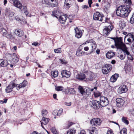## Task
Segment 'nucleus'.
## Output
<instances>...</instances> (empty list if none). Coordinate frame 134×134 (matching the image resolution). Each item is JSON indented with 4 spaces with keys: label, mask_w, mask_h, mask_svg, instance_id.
<instances>
[{
    "label": "nucleus",
    "mask_w": 134,
    "mask_h": 134,
    "mask_svg": "<svg viewBox=\"0 0 134 134\" xmlns=\"http://www.w3.org/2000/svg\"><path fill=\"white\" fill-rule=\"evenodd\" d=\"M131 10L129 5H121L117 8L116 13L118 16L125 18L128 15Z\"/></svg>",
    "instance_id": "f257e3e1"
},
{
    "label": "nucleus",
    "mask_w": 134,
    "mask_h": 134,
    "mask_svg": "<svg viewBox=\"0 0 134 134\" xmlns=\"http://www.w3.org/2000/svg\"><path fill=\"white\" fill-rule=\"evenodd\" d=\"M27 84V82L24 80L22 83L16 85L15 81H13L10 82L6 87L5 89V91L7 93H10L12 91L13 88L15 87H16L17 90H19L20 88L25 87Z\"/></svg>",
    "instance_id": "f03ea898"
},
{
    "label": "nucleus",
    "mask_w": 134,
    "mask_h": 134,
    "mask_svg": "<svg viewBox=\"0 0 134 134\" xmlns=\"http://www.w3.org/2000/svg\"><path fill=\"white\" fill-rule=\"evenodd\" d=\"M115 42V46L118 49H121L123 51L127 48L125 45L124 44L122 41V38L121 37L111 38Z\"/></svg>",
    "instance_id": "7ed1b4c3"
},
{
    "label": "nucleus",
    "mask_w": 134,
    "mask_h": 134,
    "mask_svg": "<svg viewBox=\"0 0 134 134\" xmlns=\"http://www.w3.org/2000/svg\"><path fill=\"white\" fill-rule=\"evenodd\" d=\"M102 121L98 118H93L90 121V124L92 126H100L102 123Z\"/></svg>",
    "instance_id": "20e7f679"
},
{
    "label": "nucleus",
    "mask_w": 134,
    "mask_h": 134,
    "mask_svg": "<svg viewBox=\"0 0 134 134\" xmlns=\"http://www.w3.org/2000/svg\"><path fill=\"white\" fill-rule=\"evenodd\" d=\"M88 43H89L90 45L91 46L92 49L91 50V52H90L89 53H88L87 54V55L91 53L92 52L95 50L97 47V44L95 42L92 40H91L86 41L85 43H83V44H85Z\"/></svg>",
    "instance_id": "39448f33"
},
{
    "label": "nucleus",
    "mask_w": 134,
    "mask_h": 134,
    "mask_svg": "<svg viewBox=\"0 0 134 134\" xmlns=\"http://www.w3.org/2000/svg\"><path fill=\"white\" fill-rule=\"evenodd\" d=\"M44 3L53 7H57L58 3L56 0H44Z\"/></svg>",
    "instance_id": "423d86ee"
},
{
    "label": "nucleus",
    "mask_w": 134,
    "mask_h": 134,
    "mask_svg": "<svg viewBox=\"0 0 134 134\" xmlns=\"http://www.w3.org/2000/svg\"><path fill=\"white\" fill-rule=\"evenodd\" d=\"M57 11H54L53 12V15L56 17L57 18H59V20L60 22L62 24L64 23L66 20V15H63L61 16H57V14H55L56 13H57Z\"/></svg>",
    "instance_id": "0eeeda50"
},
{
    "label": "nucleus",
    "mask_w": 134,
    "mask_h": 134,
    "mask_svg": "<svg viewBox=\"0 0 134 134\" xmlns=\"http://www.w3.org/2000/svg\"><path fill=\"white\" fill-rule=\"evenodd\" d=\"M111 69V65L109 64H106L102 68V71L103 74H107Z\"/></svg>",
    "instance_id": "6e6552de"
},
{
    "label": "nucleus",
    "mask_w": 134,
    "mask_h": 134,
    "mask_svg": "<svg viewBox=\"0 0 134 134\" xmlns=\"http://www.w3.org/2000/svg\"><path fill=\"white\" fill-rule=\"evenodd\" d=\"M99 104L100 106L105 107L108 104L109 102L107 99L105 97H101L100 99Z\"/></svg>",
    "instance_id": "1a4fd4ad"
},
{
    "label": "nucleus",
    "mask_w": 134,
    "mask_h": 134,
    "mask_svg": "<svg viewBox=\"0 0 134 134\" xmlns=\"http://www.w3.org/2000/svg\"><path fill=\"white\" fill-rule=\"evenodd\" d=\"M9 1L11 3L13 2V5L15 7L20 9L22 8V5L18 0H9Z\"/></svg>",
    "instance_id": "9d476101"
},
{
    "label": "nucleus",
    "mask_w": 134,
    "mask_h": 134,
    "mask_svg": "<svg viewBox=\"0 0 134 134\" xmlns=\"http://www.w3.org/2000/svg\"><path fill=\"white\" fill-rule=\"evenodd\" d=\"M128 90V88L126 85H122L118 88V92L119 94H121L126 92Z\"/></svg>",
    "instance_id": "9b49d317"
},
{
    "label": "nucleus",
    "mask_w": 134,
    "mask_h": 134,
    "mask_svg": "<svg viewBox=\"0 0 134 134\" xmlns=\"http://www.w3.org/2000/svg\"><path fill=\"white\" fill-rule=\"evenodd\" d=\"M90 104L91 107L95 109H98L100 107L99 102L96 100H93L91 102Z\"/></svg>",
    "instance_id": "f8f14e48"
},
{
    "label": "nucleus",
    "mask_w": 134,
    "mask_h": 134,
    "mask_svg": "<svg viewBox=\"0 0 134 134\" xmlns=\"http://www.w3.org/2000/svg\"><path fill=\"white\" fill-rule=\"evenodd\" d=\"M116 105L119 108L123 106L125 103V101L124 99L121 98H118L116 99Z\"/></svg>",
    "instance_id": "ddd939ff"
},
{
    "label": "nucleus",
    "mask_w": 134,
    "mask_h": 134,
    "mask_svg": "<svg viewBox=\"0 0 134 134\" xmlns=\"http://www.w3.org/2000/svg\"><path fill=\"white\" fill-rule=\"evenodd\" d=\"M103 17V15L101 14L98 12H97L94 13L93 18L94 20L102 21Z\"/></svg>",
    "instance_id": "4468645a"
},
{
    "label": "nucleus",
    "mask_w": 134,
    "mask_h": 134,
    "mask_svg": "<svg viewBox=\"0 0 134 134\" xmlns=\"http://www.w3.org/2000/svg\"><path fill=\"white\" fill-rule=\"evenodd\" d=\"M75 30L76 33L75 36L78 38L81 37L83 32V30H80L78 27H76L75 29Z\"/></svg>",
    "instance_id": "2eb2a0df"
},
{
    "label": "nucleus",
    "mask_w": 134,
    "mask_h": 134,
    "mask_svg": "<svg viewBox=\"0 0 134 134\" xmlns=\"http://www.w3.org/2000/svg\"><path fill=\"white\" fill-rule=\"evenodd\" d=\"M113 27L111 25H110L106 27L103 30V33L104 35H106L109 34L110 31L111 30Z\"/></svg>",
    "instance_id": "dca6fc26"
},
{
    "label": "nucleus",
    "mask_w": 134,
    "mask_h": 134,
    "mask_svg": "<svg viewBox=\"0 0 134 134\" xmlns=\"http://www.w3.org/2000/svg\"><path fill=\"white\" fill-rule=\"evenodd\" d=\"M78 89L80 93L83 97H86L87 95H88V94H87V89L85 90L82 86H79L78 88Z\"/></svg>",
    "instance_id": "f3484780"
},
{
    "label": "nucleus",
    "mask_w": 134,
    "mask_h": 134,
    "mask_svg": "<svg viewBox=\"0 0 134 134\" xmlns=\"http://www.w3.org/2000/svg\"><path fill=\"white\" fill-rule=\"evenodd\" d=\"M122 51L125 54V55L127 56V58L128 60H133V56L130 54V52L128 51L127 48Z\"/></svg>",
    "instance_id": "a211bd4d"
},
{
    "label": "nucleus",
    "mask_w": 134,
    "mask_h": 134,
    "mask_svg": "<svg viewBox=\"0 0 134 134\" xmlns=\"http://www.w3.org/2000/svg\"><path fill=\"white\" fill-rule=\"evenodd\" d=\"M61 74L62 77H65L68 78L70 76V72L66 70H63L61 72Z\"/></svg>",
    "instance_id": "6ab92c4d"
},
{
    "label": "nucleus",
    "mask_w": 134,
    "mask_h": 134,
    "mask_svg": "<svg viewBox=\"0 0 134 134\" xmlns=\"http://www.w3.org/2000/svg\"><path fill=\"white\" fill-rule=\"evenodd\" d=\"M12 59L11 63L14 64L16 63L19 60V59L16 54H13L12 55Z\"/></svg>",
    "instance_id": "aec40b11"
},
{
    "label": "nucleus",
    "mask_w": 134,
    "mask_h": 134,
    "mask_svg": "<svg viewBox=\"0 0 134 134\" xmlns=\"http://www.w3.org/2000/svg\"><path fill=\"white\" fill-rule=\"evenodd\" d=\"M49 119L43 117L41 121V126L43 128H44V126H43V125H46L48 122L49 121Z\"/></svg>",
    "instance_id": "412c9836"
},
{
    "label": "nucleus",
    "mask_w": 134,
    "mask_h": 134,
    "mask_svg": "<svg viewBox=\"0 0 134 134\" xmlns=\"http://www.w3.org/2000/svg\"><path fill=\"white\" fill-rule=\"evenodd\" d=\"M8 64V62L7 60L0 59V65L1 66L3 67H6Z\"/></svg>",
    "instance_id": "4be33fe9"
},
{
    "label": "nucleus",
    "mask_w": 134,
    "mask_h": 134,
    "mask_svg": "<svg viewBox=\"0 0 134 134\" xmlns=\"http://www.w3.org/2000/svg\"><path fill=\"white\" fill-rule=\"evenodd\" d=\"M106 55L107 58L108 59H111L115 55V53L110 51L108 52Z\"/></svg>",
    "instance_id": "5701e85b"
},
{
    "label": "nucleus",
    "mask_w": 134,
    "mask_h": 134,
    "mask_svg": "<svg viewBox=\"0 0 134 134\" xmlns=\"http://www.w3.org/2000/svg\"><path fill=\"white\" fill-rule=\"evenodd\" d=\"M119 74H115L114 75H113L110 78V81L113 82L116 81L117 78L119 77Z\"/></svg>",
    "instance_id": "b1692460"
},
{
    "label": "nucleus",
    "mask_w": 134,
    "mask_h": 134,
    "mask_svg": "<svg viewBox=\"0 0 134 134\" xmlns=\"http://www.w3.org/2000/svg\"><path fill=\"white\" fill-rule=\"evenodd\" d=\"M86 76L85 74L83 73H80L78 74L76 76V79H78L80 80H83L85 79Z\"/></svg>",
    "instance_id": "393cba45"
},
{
    "label": "nucleus",
    "mask_w": 134,
    "mask_h": 134,
    "mask_svg": "<svg viewBox=\"0 0 134 134\" xmlns=\"http://www.w3.org/2000/svg\"><path fill=\"white\" fill-rule=\"evenodd\" d=\"M90 133H92V134H98V132L96 128L95 127H92L91 130L89 131Z\"/></svg>",
    "instance_id": "a878e982"
},
{
    "label": "nucleus",
    "mask_w": 134,
    "mask_h": 134,
    "mask_svg": "<svg viewBox=\"0 0 134 134\" xmlns=\"http://www.w3.org/2000/svg\"><path fill=\"white\" fill-rule=\"evenodd\" d=\"M15 33L17 36L20 37L22 36L23 32L22 30H15Z\"/></svg>",
    "instance_id": "bb28decb"
},
{
    "label": "nucleus",
    "mask_w": 134,
    "mask_h": 134,
    "mask_svg": "<svg viewBox=\"0 0 134 134\" xmlns=\"http://www.w3.org/2000/svg\"><path fill=\"white\" fill-rule=\"evenodd\" d=\"M85 53L81 50H77L76 52V55L78 56L84 55Z\"/></svg>",
    "instance_id": "cd10ccee"
},
{
    "label": "nucleus",
    "mask_w": 134,
    "mask_h": 134,
    "mask_svg": "<svg viewBox=\"0 0 134 134\" xmlns=\"http://www.w3.org/2000/svg\"><path fill=\"white\" fill-rule=\"evenodd\" d=\"M51 73L52 76L55 78L58 76V72L57 71H53L51 72Z\"/></svg>",
    "instance_id": "c85d7f7f"
},
{
    "label": "nucleus",
    "mask_w": 134,
    "mask_h": 134,
    "mask_svg": "<svg viewBox=\"0 0 134 134\" xmlns=\"http://www.w3.org/2000/svg\"><path fill=\"white\" fill-rule=\"evenodd\" d=\"M0 32L3 35L6 36L7 31L3 28H2L0 29Z\"/></svg>",
    "instance_id": "c756f323"
},
{
    "label": "nucleus",
    "mask_w": 134,
    "mask_h": 134,
    "mask_svg": "<svg viewBox=\"0 0 134 134\" xmlns=\"http://www.w3.org/2000/svg\"><path fill=\"white\" fill-rule=\"evenodd\" d=\"M119 26L121 29H123L126 26V24L124 21H121L119 24Z\"/></svg>",
    "instance_id": "7c9ffc66"
},
{
    "label": "nucleus",
    "mask_w": 134,
    "mask_h": 134,
    "mask_svg": "<svg viewBox=\"0 0 134 134\" xmlns=\"http://www.w3.org/2000/svg\"><path fill=\"white\" fill-rule=\"evenodd\" d=\"M93 77L92 75H90L88 77L86 78V81H91L93 80Z\"/></svg>",
    "instance_id": "2f4dec72"
},
{
    "label": "nucleus",
    "mask_w": 134,
    "mask_h": 134,
    "mask_svg": "<svg viewBox=\"0 0 134 134\" xmlns=\"http://www.w3.org/2000/svg\"><path fill=\"white\" fill-rule=\"evenodd\" d=\"M75 130L73 129H70L67 132L66 134H75Z\"/></svg>",
    "instance_id": "473e14b6"
},
{
    "label": "nucleus",
    "mask_w": 134,
    "mask_h": 134,
    "mask_svg": "<svg viewBox=\"0 0 134 134\" xmlns=\"http://www.w3.org/2000/svg\"><path fill=\"white\" fill-rule=\"evenodd\" d=\"M130 22L132 24H134V13L133 14L130 18Z\"/></svg>",
    "instance_id": "72a5a7b5"
},
{
    "label": "nucleus",
    "mask_w": 134,
    "mask_h": 134,
    "mask_svg": "<svg viewBox=\"0 0 134 134\" xmlns=\"http://www.w3.org/2000/svg\"><path fill=\"white\" fill-rule=\"evenodd\" d=\"M47 113V111L46 110L43 109L41 111V115L43 116H45Z\"/></svg>",
    "instance_id": "f704fd0d"
},
{
    "label": "nucleus",
    "mask_w": 134,
    "mask_h": 134,
    "mask_svg": "<svg viewBox=\"0 0 134 134\" xmlns=\"http://www.w3.org/2000/svg\"><path fill=\"white\" fill-rule=\"evenodd\" d=\"M122 122L126 124V125H128L129 124V122L126 118L124 117H123L122 118Z\"/></svg>",
    "instance_id": "c9c22d12"
},
{
    "label": "nucleus",
    "mask_w": 134,
    "mask_h": 134,
    "mask_svg": "<svg viewBox=\"0 0 134 134\" xmlns=\"http://www.w3.org/2000/svg\"><path fill=\"white\" fill-rule=\"evenodd\" d=\"M54 52L55 53H61L62 52L61 48H59L54 49Z\"/></svg>",
    "instance_id": "e433bc0d"
},
{
    "label": "nucleus",
    "mask_w": 134,
    "mask_h": 134,
    "mask_svg": "<svg viewBox=\"0 0 134 134\" xmlns=\"http://www.w3.org/2000/svg\"><path fill=\"white\" fill-rule=\"evenodd\" d=\"M68 0H65V1L64 2V6L66 7L67 9H68L70 7V4L69 3H67Z\"/></svg>",
    "instance_id": "4c0bfd02"
},
{
    "label": "nucleus",
    "mask_w": 134,
    "mask_h": 134,
    "mask_svg": "<svg viewBox=\"0 0 134 134\" xmlns=\"http://www.w3.org/2000/svg\"><path fill=\"white\" fill-rule=\"evenodd\" d=\"M94 96L96 97H98L100 96L101 95V93L97 91L94 92Z\"/></svg>",
    "instance_id": "58836bf2"
},
{
    "label": "nucleus",
    "mask_w": 134,
    "mask_h": 134,
    "mask_svg": "<svg viewBox=\"0 0 134 134\" xmlns=\"http://www.w3.org/2000/svg\"><path fill=\"white\" fill-rule=\"evenodd\" d=\"M51 130L53 134H58L54 127H52L51 129Z\"/></svg>",
    "instance_id": "ea45409f"
},
{
    "label": "nucleus",
    "mask_w": 134,
    "mask_h": 134,
    "mask_svg": "<svg viewBox=\"0 0 134 134\" xmlns=\"http://www.w3.org/2000/svg\"><path fill=\"white\" fill-rule=\"evenodd\" d=\"M120 134H127V129L126 128L123 129L120 131Z\"/></svg>",
    "instance_id": "a19ab883"
},
{
    "label": "nucleus",
    "mask_w": 134,
    "mask_h": 134,
    "mask_svg": "<svg viewBox=\"0 0 134 134\" xmlns=\"http://www.w3.org/2000/svg\"><path fill=\"white\" fill-rule=\"evenodd\" d=\"M55 89L56 91H62L63 90V88L62 86H58L56 87Z\"/></svg>",
    "instance_id": "79ce46f5"
},
{
    "label": "nucleus",
    "mask_w": 134,
    "mask_h": 134,
    "mask_svg": "<svg viewBox=\"0 0 134 134\" xmlns=\"http://www.w3.org/2000/svg\"><path fill=\"white\" fill-rule=\"evenodd\" d=\"M70 94H74L75 93V91L73 88H71L68 89V92Z\"/></svg>",
    "instance_id": "37998d69"
},
{
    "label": "nucleus",
    "mask_w": 134,
    "mask_h": 134,
    "mask_svg": "<svg viewBox=\"0 0 134 134\" xmlns=\"http://www.w3.org/2000/svg\"><path fill=\"white\" fill-rule=\"evenodd\" d=\"M10 10L9 8H7L5 9V14L7 15L10 13Z\"/></svg>",
    "instance_id": "c03bdc74"
},
{
    "label": "nucleus",
    "mask_w": 134,
    "mask_h": 134,
    "mask_svg": "<svg viewBox=\"0 0 134 134\" xmlns=\"http://www.w3.org/2000/svg\"><path fill=\"white\" fill-rule=\"evenodd\" d=\"M59 60L60 61V62L62 64H66L67 63V61L64 59H60Z\"/></svg>",
    "instance_id": "a18cd8bd"
},
{
    "label": "nucleus",
    "mask_w": 134,
    "mask_h": 134,
    "mask_svg": "<svg viewBox=\"0 0 134 134\" xmlns=\"http://www.w3.org/2000/svg\"><path fill=\"white\" fill-rule=\"evenodd\" d=\"M63 111V109H60L58 111V116H59L62 113Z\"/></svg>",
    "instance_id": "49530a36"
},
{
    "label": "nucleus",
    "mask_w": 134,
    "mask_h": 134,
    "mask_svg": "<svg viewBox=\"0 0 134 134\" xmlns=\"http://www.w3.org/2000/svg\"><path fill=\"white\" fill-rule=\"evenodd\" d=\"M57 112H58L57 110H55L53 112V114L54 116H56V115L58 116V113H57Z\"/></svg>",
    "instance_id": "de8ad7c7"
},
{
    "label": "nucleus",
    "mask_w": 134,
    "mask_h": 134,
    "mask_svg": "<svg viewBox=\"0 0 134 134\" xmlns=\"http://www.w3.org/2000/svg\"><path fill=\"white\" fill-rule=\"evenodd\" d=\"M126 55H123L122 54H121L120 55L119 58L121 60H123L125 58Z\"/></svg>",
    "instance_id": "09e8293b"
},
{
    "label": "nucleus",
    "mask_w": 134,
    "mask_h": 134,
    "mask_svg": "<svg viewBox=\"0 0 134 134\" xmlns=\"http://www.w3.org/2000/svg\"><path fill=\"white\" fill-rule=\"evenodd\" d=\"M106 134H113V133L111 130H108L107 131Z\"/></svg>",
    "instance_id": "8fccbe9b"
},
{
    "label": "nucleus",
    "mask_w": 134,
    "mask_h": 134,
    "mask_svg": "<svg viewBox=\"0 0 134 134\" xmlns=\"http://www.w3.org/2000/svg\"><path fill=\"white\" fill-rule=\"evenodd\" d=\"M88 3L90 7H91V4L92 3V0H88Z\"/></svg>",
    "instance_id": "3c124183"
},
{
    "label": "nucleus",
    "mask_w": 134,
    "mask_h": 134,
    "mask_svg": "<svg viewBox=\"0 0 134 134\" xmlns=\"http://www.w3.org/2000/svg\"><path fill=\"white\" fill-rule=\"evenodd\" d=\"M38 44V43L37 42H34L32 43V45L33 46H37Z\"/></svg>",
    "instance_id": "603ef678"
},
{
    "label": "nucleus",
    "mask_w": 134,
    "mask_h": 134,
    "mask_svg": "<svg viewBox=\"0 0 134 134\" xmlns=\"http://www.w3.org/2000/svg\"><path fill=\"white\" fill-rule=\"evenodd\" d=\"M64 104L65 105H66L67 106H70L71 105V102H69V103L65 102Z\"/></svg>",
    "instance_id": "864d4df0"
},
{
    "label": "nucleus",
    "mask_w": 134,
    "mask_h": 134,
    "mask_svg": "<svg viewBox=\"0 0 134 134\" xmlns=\"http://www.w3.org/2000/svg\"><path fill=\"white\" fill-rule=\"evenodd\" d=\"M131 49L132 51L134 52V42L132 44L131 46Z\"/></svg>",
    "instance_id": "5fc2aeb1"
},
{
    "label": "nucleus",
    "mask_w": 134,
    "mask_h": 134,
    "mask_svg": "<svg viewBox=\"0 0 134 134\" xmlns=\"http://www.w3.org/2000/svg\"><path fill=\"white\" fill-rule=\"evenodd\" d=\"M14 13L13 12H11L10 14H9L8 16H9L10 17H12L14 16Z\"/></svg>",
    "instance_id": "6e6d98bb"
},
{
    "label": "nucleus",
    "mask_w": 134,
    "mask_h": 134,
    "mask_svg": "<svg viewBox=\"0 0 134 134\" xmlns=\"http://www.w3.org/2000/svg\"><path fill=\"white\" fill-rule=\"evenodd\" d=\"M82 8L83 9H87L88 8V5H84L82 6Z\"/></svg>",
    "instance_id": "4d7b16f0"
},
{
    "label": "nucleus",
    "mask_w": 134,
    "mask_h": 134,
    "mask_svg": "<svg viewBox=\"0 0 134 134\" xmlns=\"http://www.w3.org/2000/svg\"><path fill=\"white\" fill-rule=\"evenodd\" d=\"M130 38L132 39V41H133L134 40V35L132 34L131 35V36Z\"/></svg>",
    "instance_id": "13d9d810"
},
{
    "label": "nucleus",
    "mask_w": 134,
    "mask_h": 134,
    "mask_svg": "<svg viewBox=\"0 0 134 134\" xmlns=\"http://www.w3.org/2000/svg\"><path fill=\"white\" fill-rule=\"evenodd\" d=\"M84 49L85 51H87L89 50V48L88 47H85L84 48Z\"/></svg>",
    "instance_id": "bf43d9fd"
},
{
    "label": "nucleus",
    "mask_w": 134,
    "mask_h": 134,
    "mask_svg": "<svg viewBox=\"0 0 134 134\" xmlns=\"http://www.w3.org/2000/svg\"><path fill=\"white\" fill-rule=\"evenodd\" d=\"M53 97L54 99H55L57 98V94H53Z\"/></svg>",
    "instance_id": "052dcab7"
},
{
    "label": "nucleus",
    "mask_w": 134,
    "mask_h": 134,
    "mask_svg": "<svg viewBox=\"0 0 134 134\" xmlns=\"http://www.w3.org/2000/svg\"><path fill=\"white\" fill-rule=\"evenodd\" d=\"M127 40L129 42H131L132 41V40H131V39L130 38H128L127 39Z\"/></svg>",
    "instance_id": "680f3d73"
},
{
    "label": "nucleus",
    "mask_w": 134,
    "mask_h": 134,
    "mask_svg": "<svg viewBox=\"0 0 134 134\" xmlns=\"http://www.w3.org/2000/svg\"><path fill=\"white\" fill-rule=\"evenodd\" d=\"M100 51V50L99 49H98L96 50V53L98 54H99V53Z\"/></svg>",
    "instance_id": "e2e57ef3"
},
{
    "label": "nucleus",
    "mask_w": 134,
    "mask_h": 134,
    "mask_svg": "<svg viewBox=\"0 0 134 134\" xmlns=\"http://www.w3.org/2000/svg\"><path fill=\"white\" fill-rule=\"evenodd\" d=\"M3 101V103H6L7 102V99H5Z\"/></svg>",
    "instance_id": "0e129e2a"
},
{
    "label": "nucleus",
    "mask_w": 134,
    "mask_h": 134,
    "mask_svg": "<svg viewBox=\"0 0 134 134\" xmlns=\"http://www.w3.org/2000/svg\"><path fill=\"white\" fill-rule=\"evenodd\" d=\"M115 63V61L114 60H112L111 62V63L113 64H114Z\"/></svg>",
    "instance_id": "69168bd1"
},
{
    "label": "nucleus",
    "mask_w": 134,
    "mask_h": 134,
    "mask_svg": "<svg viewBox=\"0 0 134 134\" xmlns=\"http://www.w3.org/2000/svg\"><path fill=\"white\" fill-rule=\"evenodd\" d=\"M15 19L19 21V20H20V19L18 18L17 16L15 17Z\"/></svg>",
    "instance_id": "338daca9"
},
{
    "label": "nucleus",
    "mask_w": 134,
    "mask_h": 134,
    "mask_svg": "<svg viewBox=\"0 0 134 134\" xmlns=\"http://www.w3.org/2000/svg\"><path fill=\"white\" fill-rule=\"evenodd\" d=\"M32 134H39L38 132H37L36 131H34L33 132Z\"/></svg>",
    "instance_id": "774afa93"
}]
</instances>
